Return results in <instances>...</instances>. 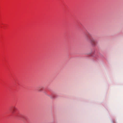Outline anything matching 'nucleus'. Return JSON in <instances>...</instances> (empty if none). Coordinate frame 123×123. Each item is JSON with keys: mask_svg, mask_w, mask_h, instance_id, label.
Here are the masks:
<instances>
[{"mask_svg": "<svg viewBox=\"0 0 123 123\" xmlns=\"http://www.w3.org/2000/svg\"><path fill=\"white\" fill-rule=\"evenodd\" d=\"M89 41L93 45H96V42L93 38H89Z\"/></svg>", "mask_w": 123, "mask_h": 123, "instance_id": "obj_1", "label": "nucleus"}, {"mask_svg": "<svg viewBox=\"0 0 123 123\" xmlns=\"http://www.w3.org/2000/svg\"><path fill=\"white\" fill-rule=\"evenodd\" d=\"M16 109V108L15 107H13L12 108V110L13 112H14Z\"/></svg>", "mask_w": 123, "mask_h": 123, "instance_id": "obj_2", "label": "nucleus"}, {"mask_svg": "<svg viewBox=\"0 0 123 123\" xmlns=\"http://www.w3.org/2000/svg\"><path fill=\"white\" fill-rule=\"evenodd\" d=\"M38 90L39 91H41V90H40V89H38Z\"/></svg>", "mask_w": 123, "mask_h": 123, "instance_id": "obj_3", "label": "nucleus"}]
</instances>
